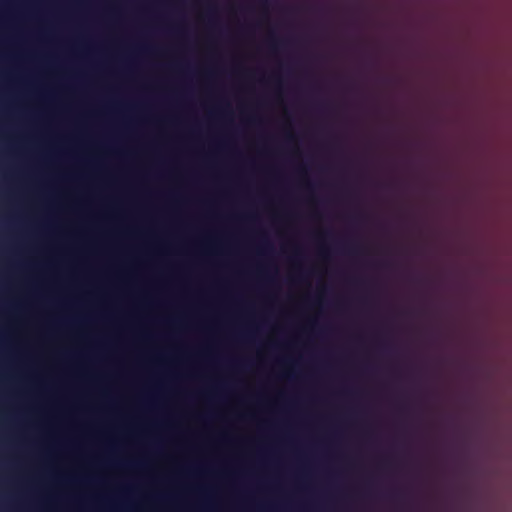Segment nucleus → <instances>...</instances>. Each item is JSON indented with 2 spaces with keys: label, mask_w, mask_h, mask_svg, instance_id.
Masks as SVG:
<instances>
[{
  "label": "nucleus",
  "mask_w": 512,
  "mask_h": 512,
  "mask_svg": "<svg viewBox=\"0 0 512 512\" xmlns=\"http://www.w3.org/2000/svg\"><path fill=\"white\" fill-rule=\"evenodd\" d=\"M397 129H398V128H397V127H394V126H391V127H388V128H387L388 132H395V131H397Z\"/></svg>",
  "instance_id": "0eeeda50"
},
{
  "label": "nucleus",
  "mask_w": 512,
  "mask_h": 512,
  "mask_svg": "<svg viewBox=\"0 0 512 512\" xmlns=\"http://www.w3.org/2000/svg\"><path fill=\"white\" fill-rule=\"evenodd\" d=\"M350 193H351V189H350V184H349V181H348L347 182V186H346V194H347L348 200H349Z\"/></svg>",
  "instance_id": "39448f33"
},
{
  "label": "nucleus",
  "mask_w": 512,
  "mask_h": 512,
  "mask_svg": "<svg viewBox=\"0 0 512 512\" xmlns=\"http://www.w3.org/2000/svg\"><path fill=\"white\" fill-rule=\"evenodd\" d=\"M280 44H283V40L277 39V37L273 36L272 34L270 38V48H272V50H275V48H277L278 45Z\"/></svg>",
  "instance_id": "f257e3e1"
},
{
  "label": "nucleus",
  "mask_w": 512,
  "mask_h": 512,
  "mask_svg": "<svg viewBox=\"0 0 512 512\" xmlns=\"http://www.w3.org/2000/svg\"><path fill=\"white\" fill-rule=\"evenodd\" d=\"M37 159H57V157H38ZM72 159H84L85 161H95V159H102L101 157H72Z\"/></svg>",
  "instance_id": "f03ea898"
},
{
  "label": "nucleus",
  "mask_w": 512,
  "mask_h": 512,
  "mask_svg": "<svg viewBox=\"0 0 512 512\" xmlns=\"http://www.w3.org/2000/svg\"><path fill=\"white\" fill-rule=\"evenodd\" d=\"M249 121L250 122H256V118H250Z\"/></svg>",
  "instance_id": "6e6552de"
},
{
  "label": "nucleus",
  "mask_w": 512,
  "mask_h": 512,
  "mask_svg": "<svg viewBox=\"0 0 512 512\" xmlns=\"http://www.w3.org/2000/svg\"><path fill=\"white\" fill-rule=\"evenodd\" d=\"M346 251H348L349 253H356L358 249L354 245H346Z\"/></svg>",
  "instance_id": "20e7f679"
},
{
  "label": "nucleus",
  "mask_w": 512,
  "mask_h": 512,
  "mask_svg": "<svg viewBox=\"0 0 512 512\" xmlns=\"http://www.w3.org/2000/svg\"><path fill=\"white\" fill-rule=\"evenodd\" d=\"M343 164L346 166V168H351L353 162L352 161H346V162H343Z\"/></svg>",
  "instance_id": "423d86ee"
},
{
  "label": "nucleus",
  "mask_w": 512,
  "mask_h": 512,
  "mask_svg": "<svg viewBox=\"0 0 512 512\" xmlns=\"http://www.w3.org/2000/svg\"><path fill=\"white\" fill-rule=\"evenodd\" d=\"M346 159H350V161H353V157H346Z\"/></svg>",
  "instance_id": "1a4fd4ad"
},
{
  "label": "nucleus",
  "mask_w": 512,
  "mask_h": 512,
  "mask_svg": "<svg viewBox=\"0 0 512 512\" xmlns=\"http://www.w3.org/2000/svg\"><path fill=\"white\" fill-rule=\"evenodd\" d=\"M284 138L286 139V141L292 142L295 141L297 137L294 133H292V131H285Z\"/></svg>",
  "instance_id": "7ed1b4c3"
},
{
  "label": "nucleus",
  "mask_w": 512,
  "mask_h": 512,
  "mask_svg": "<svg viewBox=\"0 0 512 512\" xmlns=\"http://www.w3.org/2000/svg\"><path fill=\"white\" fill-rule=\"evenodd\" d=\"M318 131L319 132H323L324 130H323V128H319Z\"/></svg>",
  "instance_id": "9d476101"
}]
</instances>
